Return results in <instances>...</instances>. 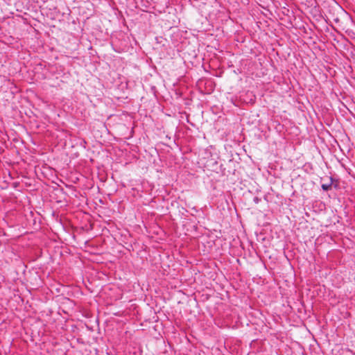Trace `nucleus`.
Instances as JSON below:
<instances>
[{
	"instance_id": "nucleus-1",
	"label": "nucleus",
	"mask_w": 355,
	"mask_h": 355,
	"mask_svg": "<svg viewBox=\"0 0 355 355\" xmlns=\"http://www.w3.org/2000/svg\"><path fill=\"white\" fill-rule=\"evenodd\" d=\"M332 184H333V178H330V182L329 184H322V189L324 190V191H329V190H331V187H332Z\"/></svg>"
},
{
	"instance_id": "nucleus-2",
	"label": "nucleus",
	"mask_w": 355,
	"mask_h": 355,
	"mask_svg": "<svg viewBox=\"0 0 355 355\" xmlns=\"http://www.w3.org/2000/svg\"><path fill=\"white\" fill-rule=\"evenodd\" d=\"M261 199L257 197V196H255L253 199V201L256 203V204H258L259 202H260Z\"/></svg>"
}]
</instances>
